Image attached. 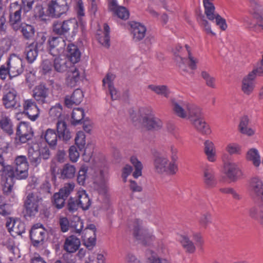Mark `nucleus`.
<instances>
[{
    "mask_svg": "<svg viewBox=\"0 0 263 263\" xmlns=\"http://www.w3.org/2000/svg\"><path fill=\"white\" fill-rule=\"evenodd\" d=\"M78 30V23L75 18L63 22L57 21L53 25V31L58 35H64L70 30L73 36L76 35Z\"/></svg>",
    "mask_w": 263,
    "mask_h": 263,
    "instance_id": "8",
    "label": "nucleus"
},
{
    "mask_svg": "<svg viewBox=\"0 0 263 263\" xmlns=\"http://www.w3.org/2000/svg\"><path fill=\"white\" fill-rule=\"evenodd\" d=\"M203 152L206 159L211 163L217 161L218 156L214 143L210 140H206L203 143Z\"/></svg>",
    "mask_w": 263,
    "mask_h": 263,
    "instance_id": "22",
    "label": "nucleus"
},
{
    "mask_svg": "<svg viewBox=\"0 0 263 263\" xmlns=\"http://www.w3.org/2000/svg\"><path fill=\"white\" fill-rule=\"evenodd\" d=\"M115 78V76L111 73H108L105 77L103 79V85L104 87H107L108 88H110L114 87L113 81Z\"/></svg>",
    "mask_w": 263,
    "mask_h": 263,
    "instance_id": "62",
    "label": "nucleus"
},
{
    "mask_svg": "<svg viewBox=\"0 0 263 263\" xmlns=\"http://www.w3.org/2000/svg\"><path fill=\"white\" fill-rule=\"evenodd\" d=\"M132 227L134 236L140 243L145 246L153 244L156 237L153 228L139 219H136L133 221Z\"/></svg>",
    "mask_w": 263,
    "mask_h": 263,
    "instance_id": "3",
    "label": "nucleus"
},
{
    "mask_svg": "<svg viewBox=\"0 0 263 263\" xmlns=\"http://www.w3.org/2000/svg\"><path fill=\"white\" fill-rule=\"evenodd\" d=\"M185 49L187 52L188 59H185L181 57V55L176 56V62L179 67L180 70L186 72V67L185 63L187 62L189 67L192 70H194L197 68V64L199 60L197 58L194 57L191 53L189 46L185 45Z\"/></svg>",
    "mask_w": 263,
    "mask_h": 263,
    "instance_id": "13",
    "label": "nucleus"
},
{
    "mask_svg": "<svg viewBox=\"0 0 263 263\" xmlns=\"http://www.w3.org/2000/svg\"><path fill=\"white\" fill-rule=\"evenodd\" d=\"M178 149L171 145L168 151L162 150L156 152L153 157V169L157 174L173 176L178 171Z\"/></svg>",
    "mask_w": 263,
    "mask_h": 263,
    "instance_id": "1",
    "label": "nucleus"
},
{
    "mask_svg": "<svg viewBox=\"0 0 263 263\" xmlns=\"http://www.w3.org/2000/svg\"><path fill=\"white\" fill-rule=\"evenodd\" d=\"M212 222L211 215L209 213L203 214L199 220L200 225L204 228H207L208 225Z\"/></svg>",
    "mask_w": 263,
    "mask_h": 263,
    "instance_id": "63",
    "label": "nucleus"
},
{
    "mask_svg": "<svg viewBox=\"0 0 263 263\" xmlns=\"http://www.w3.org/2000/svg\"><path fill=\"white\" fill-rule=\"evenodd\" d=\"M23 5V9L25 12H27L32 8V4L34 2L36 3L34 9V15L36 17L41 18L43 20L45 19L46 16H48L47 14V9L44 10L43 7L42 0H22Z\"/></svg>",
    "mask_w": 263,
    "mask_h": 263,
    "instance_id": "12",
    "label": "nucleus"
},
{
    "mask_svg": "<svg viewBox=\"0 0 263 263\" xmlns=\"http://www.w3.org/2000/svg\"><path fill=\"white\" fill-rule=\"evenodd\" d=\"M223 167L224 173L232 181H236L243 176L242 171L235 162H225Z\"/></svg>",
    "mask_w": 263,
    "mask_h": 263,
    "instance_id": "16",
    "label": "nucleus"
},
{
    "mask_svg": "<svg viewBox=\"0 0 263 263\" xmlns=\"http://www.w3.org/2000/svg\"><path fill=\"white\" fill-rule=\"evenodd\" d=\"M172 109L174 114L181 119H191L199 114V107L197 105L185 103L182 101H173Z\"/></svg>",
    "mask_w": 263,
    "mask_h": 263,
    "instance_id": "5",
    "label": "nucleus"
},
{
    "mask_svg": "<svg viewBox=\"0 0 263 263\" xmlns=\"http://www.w3.org/2000/svg\"><path fill=\"white\" fill-rule=\"evenodd\" d=\"M47 49L50 54L58 56L62 54L64 51L66 43L60 37H50L47 41Z\"/></svg>",
    "mask_w": 263,
    "mask_h": 263,
    "instance_id": "11",
    "label": "nucleus"
},
{
    "mask_svg": "<svg viewBox=\"0 0 263 263\" xmlns=\"http://www.w3.org/2000/svg\"><path fill=\"white\" fill-rule=\"evenodd\" d=\"M27 61L29 63H32L38 55L37 45L32 43L28 45L25 50Z\"/></svg>",
    "mask_w": 263,
    "mask_h": 263,
    "instance_id": "36",
    "label": "nucleus"
},
{
    "mask_svg": "<svg viewBox=\"0 0 263 263\" xmlns=\"http://www.w3.org/2000/svg\"><path fill=\"white\" fill-rule=\"evenodd\" d=\"M134 122L140 123L148 130H158L162 127V121L156 117L151 109L141 108L132 116Z\"/></svg>",
    "mask_w": 263,
    "mask_h": 263,
    "instance_id": "2",
    "label": "nucleus"
},
{
    "mask_svg": "<svg viewBox=\"0 0 263 263\" xmlns=\"http://www.w3.org/2000/svg\"><path fill=\"white\" fill-rule=\"evenodd\" d=\"M80 80V73L79 71L76 68H73L67 73L66 79V83L70 87H74Z\"/></svg>",
    "mask_w": 263,
    "mask_h": 263,
    "instance_id": "41",
    "label": "nucleus"
},
{
    "mask_svg": "<svg viewBox=\"0 0 263 263\" xmlns=\"http://www.w3.org/2000/svg\"><path fill=\"white\" fill-rule=\"evenodd\" d=\"M77 202L80 206L84 210H88L91 202L86 191L83 189L79 190L77 192Z\"/></svg>",
    "mask_w": 263,
    "mask_h": 263,
    "instance_id": "35",
    "label": "nucleus"
},
{
    "mask_svg": "<svg viewBox=\"0 0 263 263\" xmlns=\"http://www.w3.org/2000/svg\"><path fill=\"white\" fill-rule=\"evenodd\" d=\"M0 127L9 135L13 132L12 122L9 117L5 115L0 117Z\"/></svg>",
    "mask_w": 263,
    "mask_h": 263,
    "instance_id": "43",
    "label": "nucleus"
},
{
    "mask_svg": "<svg viewBox=\"0 0 263 263\" xmlns=\"http://www.w3.org/2000/svg\"><path fill=\"white\" fill-rule=\"evenodd\" d=\"M66 198L63 196L60 193H56L53 197V203L56 208L61 209L65 204V200Z\"/></svg>",
    "mask_w": 263,
    "mask_h": 263,
    "instance_id": "54",
    "label": "nucleus"
},
{
    "mask_svg": "<svg viewBox=\"0 0 263 263\" xmlns=\"http://www.w3.org/2000/svg\"><path fill=\"white\" fill-rule=\"evenodd\" d=\"M167 253V250L164 243L162 241H158L154 245L153 249L147 252L149 263H171L168 260L159 256Z\"/></svg>",
    "mask_w": 263,
    "mask_h": 263,
    "instance_id": "9",
    "label": "nucleus"
},
{
    "mask_svg": "<svg viewBox=\"0 0 263 263\" xmlns=\"http://www.w3.org/2000/svg\"><path fill=\"white\" fill-rule=\"evenodd\" d=\"M28 158L31 163L36 166L41 162V150L39 146L30 147L28 148Z\"/></svg>",
    "mask_w": 263,
    "mask_h": 263,
    "instance_id": "38",
    "label": "nucleus"
},
{
    "mask_svg": "<svg viewBox=\"0 0 263 263\" xmlns=\"http://www.w3.org/2000/svg\"><path fill=\"white\" fill-rule=\"evenodd\" d=\"M130 31L135 41L143 39L146 33V27L140 23L132 22L130 23Z\"/></svg>",
    "mask_w": 263,
    "mask_h": 263,
    "instance_id": "30",
    "label": "nucleus"
},
{
    "mask_svg": "<svg viewBox=\"0 0 263 263\" xmlns=\"http://www.w3.org/2000/svg\"><path fill=\"white\" fill-rule=\"evenodd\" d=\"M245 158L256 168H258L261 164V156L259 151L256 148H249L246 153Z\"/></svg>",
    "mask_w": 263,
    "mask_h": 263,
    "instance_id": "29",
    "label": "nucleus"
},
{
    "mask_svg": "<svg viewBox=\"0 0 263 263\" xmlns=\"http://www.w3.org/2000/svg\"><path fill=\"white\" fill-rule=\"evenodd\" d=\"M83 98V91L79 89H76L71 97H66L65 99V103L67 107H71L73 104H80Z\"/></svg>",
    "mask_w": 263,
    "mask_h": 263,
    "instance_id": "34",
    "label": "nucleus"
},
{
    "mask_svg": "<svg viewBox=\"0 0 263 263\" xmlns=\"http://www.w3.org/2000/svg\"><path fill=\"white\" fill-rule=\"evenodd\" d=\"M22 32L25 38L29 39L34 35V30L32 26L26 25L22 27Z\"/></svg>",
    "mask_w": 263,
    "mask_h": 263,
    "instance_id": "61",
    "label": "nucleus"
},
{
    "mask_svg": "<svg viewBox=\"0 0 263 263\" xmlns=\"http://www.w3.org/2000/svg\"><path fill=\"white\" fill-rule=\"evenodd\" d=\"M62 107L60 104H57L52 107L49 110V116L53 120H63L62 116Z\"/></svg>",
    "mask_w": 263,
    "mask_h": 263,
    "instance_id": "48",
    "label": "nucleus"
},
{
    "mask_svg": "<svg viewBox=\"0 0 263 263\" xmlns=\"http://www.w3.org/2000/svg\"><path fill=\"white\" fill-rule=\"evenodd\" d=\"M46 235V230L40 223L34 225L30 232L31 240L35 246H38L43 243Z\"/></svg>",
    "mask_w": 263,
    "mask_h": 263,
    "instance_id": "19",
    "label": "nucleus"
},
{
    "mask_svg": "<svg viewBox=\"0 0 263 263\" xmlns=\"http://www.w3.org/2000/svg\"><path fill=\"white\" fill-rule=\"evenodd\" d=\"M83 222L79 217H75L71 222V227L74 229V232L80 233L83 228Z\"/></svg>",
    "mask_w": 263,
    "mask_h": 263,
    "instance_id": "58",
    "label": "nucleus"
},
{
    "mask_svg": "<svg viewBox=\"0 0 263 263\" xmlns=\"http://www.w3.org/2000/svg\"><path fill=\"white\" fill-rule=\"evenodd\" d=\"M74 184L73 183H69L65 184L64 186L60 190L59 193L61 194L63 196L67 198L70 193L73 190Z\"/></svg>",
    "mask_w": 263,
    "mask_h": 263,
    "instance_id": "60",
    "label": "nucleus"
},
{
    "mask_svg": "<svg viewBox=\"0 0 263 263\" xmlns=\"http://www.w3.org/2000/svg\"><path fill=\"white\" fill-rule=\"evenodd\" d=\"M225 149L230 155H239L242 152L241 146L236 142L228 143L226 146Z\"/></svg>",
    "mask_w": 263,
    "mask_h": 263,
    "instance_id": "47",
    "label": "nucleus"
},
{
    "mask_svg": "<svg viewBox=\"0 0 263 263\" xmlns=\"http://www.w3.org/2000/svg\"><path fill=\"white\" fill-rule=\"evenodd\" d=\"M251 190L256 196H262L263 200V183L260 179L255 177L251 180Z\"/></svg>",
    "mask_w": 263,
    "mask_h": 263,
    "instance_id": "42",
    "label": "nucleus"
},
{
    "mask_svg": "<svg viewBox=\"0 0 263 263\" xmlns=\"http://www.w3.org/2000/svg\"><path fill=\"white\" fill-rule=\"evenodd\" d=\"M23 71L22 59L17 55L12 54L7 62V67L1 66L0 68V76L2 79H5L7 73L11 77H15L20 75Z\"/></svg>",
    "mask_w": 263,
    "mask_h": 263,
    "instance_id": "4",
    "label": "nucleus"
},
{
    "mask_svg": "<svg viewBox=\"0 0 263 263\" xmlns=\"http://www.w3.org/2000/svg\"><path fill=\"white\" fill-rule=\"evenodd\" d=\"M255 88V79L251 74H247L243 77L241 81L240 89L245 96H251L253 93Z\"/></svg>",
    "mask_w": 263,
    "mask_h": 263,
    "instance_id": "24",
    "label": "nucleus"
},
{
    "mask_svg": "<svg viewBox=\"0 0 263 263\" xmlns=\"http://www.w3.org/2000/svg\"><path fill=\"white\" fill-rule=\"evenodd\" d=\"M114 14L118 16V17L123 20L127 19L129 16L128 10L123 6H120L118 8V9L117 10Z\"/></svg>",
    "mask_w": 263,
    "mask_h": 263,
    "instance_id": "64",
    "label": "nucleus"
},
{
    "mask_svg": "<svg viewBox=\"0 0 263 263\" xmlns=\"http://www.w3.org/2000/svg\"><path fill=\"white\" fill-rule=\"evenodd\" d=\"M16 97L17 92L14 88H11L6 91L2 99L5 107L7 109L20 107V105H17Z\"/></svg>",
    "mask_w": 263,
    "mask_h": 263,
    "instance_id": "27",
    "label": "nucleus"
},
{
    "mask_svg": "<svg viewBox=\"0 0 263 263\" xmlns=\"http://www.w3.org/2000/svg\"><path fill=\"white\" fill-rule=\"evenodd\" d=\"M90 232V234H86L84 233V235L83 237L85 246L88 249H91L96 245V234H94L93 231Z\"/></svg>",
    "mask_w": 263,
    "mask_h": 263,
    "instance_id": "52",
    "label": "nucleus"
},
{
    "mask_svg": "<svg viewBox=\"0 0 263 263\" xmlns=\"http://www.w3.org/2000/svg\"><path fill=\"white\" fill-rule=\"evenodd\" d=\"M203 182L206 187L212 189L215 187L217 182L214 170L209 166L205 167L202 171Z\"/></svg>",
    "mask_w": 263,
    "mask_h": 263,
    "instance_id": "25",
    "label": "nucleus"
},
{
    "mask_svg": "<svg viewBox=\"0 0 263 263\" xmlns=\"http://www.w3.org/2000/svg\"><path fill=\"white\" fill-rule=\"evenodd\" d=\"M32 97L39 104L47 103L49 90L44 85H38L34 88Z\"/></svg>",
    "mask_w": 263,
    "mask_h": 263,
    "instance_id": "23",
    "label": "nucleus"
},
{
    "mask_svg": "<svg viewBox=\"0 0 263 263\" xmlns=\"http://www.w3.org/2000/svg\"><path fill=\"white\" fill-rule=\"evenodd\" d=\"M76 172V167L71 164H65L61 172L62 177L66 178H72L74 177Z\"/></svg>",
    "mask_w": 263,
    "mask_h": 263,
    "instance_id": "51",
    "label": "nucleus"
},
{
    "mask_svg": "<svg viewBox=\"0 0 263 263\" xmlns=\"http://www.w3.org/2000/svg\"><path fill=\"white\" fill-rule=\"evenodd\" d=\"M130 160L135 169L133 175L134 178H137L142 175V164L136 156L131 157Z\"/></svg>",
    "mask_w": 263,
    "mask_h": 263,
    "instance_id": "49",
    "label": "nucleus"
},
{
    "mask_svg": "<svg viewBox=\"0 0 263 263\" xmlns=\"http://www.w3.org/2000/svg\"><path fill=\"white\" fill-rule=\"evenodd\" d=\"M148 88L157 95L168 98L171 92L170 89L166 85H149Z\"/></svg>",
    "mask_w": 263,
    "mask_h": 263,
    "instance_id": "44",
    "label": "nucleus"
},
{
    "mask_svg": "<svg viewBox=\"0 0 263 263\" xmlns=\"http://www.w3.org/2000/svg\"><path fill=\"white\" fill-rule=\"evenodd\" d=\"M11 207L3 202V199L0 198V214L3 216H7L11 214Z\"/></svg>",
    "mask_w": 263,
    "mask_h": 263,
    "instance_id": "59",
    "label": "nucleus"
},
{
    "mask_svg": "<svg viewBox=\"0 0 263 263\" xmlns=\"http://www.w3.org/2000/svg\"><path fill=\"white\" fill-rule=\"evenodd\" d=\"M70 64L67 59L61 54L58 55L53 60V68L60 73L67 71Z\"/></svg>",
    "mask_w": 263,
    "mask_h": 263,
    "instance_id": "32",
    "label": "nucleus"
},
{
    "mask_svg": "<svg viewBox=\"0 0 263 263\" xmlns=\"http://www.w3.org/2000/svg\"><path fill=\"white\" fill-rule=\"evenodd\" d=\"M74 142L76 146L78 147L79 151H82L86 145V136L82 131H79L76 133L74 138Z\"/></svg>",
    "mask_w": 263,
    "mask_h": 263,
    "instance_id": "50",
    "label": "nucleus"
},
{
    "mask_svg": "<svg viewBox=\"0 0 263 263\" xmlns=\"http://www.w3.org/2000/svg\"><path fill=\"white\" fill-rule=\"evenodd\" d=\"M97 37L99 42L105 47L109 45V36L107 33L103 34L101 31H99L97 34Z\"/></svg>",
    "mask_w": 263,
    "mask_h": 263,
    "instance_id": "57",
    "label": "nucleus"
},
{
    "mask_svg": "<svg viewBox=\"0 0 263 263\" xmlns=\"http://www.w3.org/2000/svg\"><path fill=\"white\" fill-rule=\"evenodd\" d=\"M177 240L187 253L192 254L195 252L196 247L187 236L180 235L178 237Z\"/></svg>",
    "mask_w": 263,
    "mask_h": 263,
    "instance_id": "37",
    "label": "nucleus"
},
{
    "mask_svg": "<svg viewBox=\"0 0 263 263\" xmlns=\"http://www.w3.org/2000/svg\"><path fill=\"white\" fill-rule=\"evenodd\" d=\"M46 142L50 146H54L57 143V134L53 129H47L43 135Z\"/></svg>",
    "mask_w": 263,
    "mask_h": 263,
    "instance_id": "45",
    "label": "nucleus"
},
{
    "mask_svg": "<svg viewBox=\"0 0 263 263\" xmlns=\"http://www.w3.org/2000/svg\"><path fill=\"white\" fill-rule=\"evenodd\" d=\"M71 0H51L48 5L47 14L52 18L60 17L66 13Z\"/></svg>",
    "mask_w": 263,
    "mask_h": 263,
    "instance_id": "7",
    "label": "nucleus"
},
{
    "mask_svg": "<svg viewBox=\"0 0 263 263\" xmlns=\"http://www.w3.org/2000/svg\"><path fill=\"white\" fill-rule=\"evenodd\" d=\"M203 5L205 13L208 18L211 21L214 20L217 13L215 12V8L213 4L208 0H203Z\"/></svg>",
    "mask_w": 263,
    "mask_h": 263,
    "instance_id": "46",
    "label": "nucleus"
},
{
    "mask_svg": "<svg viewBox=\"0 0 263 263\" xmlns=\"http://www.w3.org/2000/svg\"><path fill=\"white\" fill-rule=\"evenodd\" d=\"M250 123V119L249 117L247 116L242 117L240 120L238 129L242 134L251 137L255 134L256 130L255 128L249 126Z\"/></svg>",
    "mask_w": 263,
    "mask_h": 263,
    "instance_id": "31",
    "label": "nucleus"
},
{
    "mask_svg": "<svg viewBox=\"0 0 263 263\" xmlns=\"http://www.w3.org/2000/svg\"><path fill=\"white\" fill-rule=\"evenodd\" d=\"M71 62L72 63H78L81 57V53L78 47L73 44H69L67 47V54Z\"/></svg>",
    "mask_w": 263,
    "mask_h": 263,
    "instance_id": "40",
    "label": "nucleus"
},
{
    "mask_svg": "<svg viewBox=\"0 0 263 263\" xmlns=\"http://www.w3.org/2000/svg\"><path fill=\"white\" fill-rule=\"evenodd\" d=\"M16 134L22 143H26L32 138L33 133L29 123L22 122L17 126Z\"/></svg>",
    "mask_w": 263,
    "mask_h": 263,
    "instance_id": "20",
    "label": "nucleus"
},
{
    "mask_svg": "<svg viewBox=\"0 0 263 263\" xmlns=\"http://www.w3.org/2000/svg\"><path fill=\"white\" fill-rule=\"evenodd\" d=\"M190 120L194 128L201 134L209 135L211 134V128L202 117L201 109L200 107L198 116L193 117Z\"/></svg>",
    "mask_w": 263,
    "mask_h": 263,
    "instance_id": "15",
    "label": "nucleus"
},
{
    "mask_svg": "<svg viewBox=\"0 0 263 263\" xmlns=\"http://www.w3.org/2000/svg\"><path fill=\"white\" fill-rule=\"evenodd\" d=\"M6 227L12 235H21L25 232V225L20 220L9 218L7 220Z\"/></svg>",
    "mask_w": 263,
    "mask_h": 263,
    "instance_id": "26",
    "label": "nucleus"
},
{
    "mask_svg": "<svg viewBox=\"0 0 263 263\" xmlns=\"http://www.w3.org/2000/svg\"><path fill=\"white\" fill-rule=\"evenodd\" d=\"M80 245V239L75 236L71 235L65 239L63 248L66 252L73 253L79 250Z\"/></svg>",
    "mask_w": 263,
    "mask_h": 263,
    "instance_id": "28",
    "label": "nucleus"
},
{
    "mask_svg": "<svg viewBox=\"0 0 263 263\" xmlns=\"http://www.w3.org/2000/svg\"><path fill=\"white\" fill-rule=\"evenodd\" d=\"M77 147L75 145H72L68 150L69 158L72 162H77L80 157V153Z\"/></svg>",
    "mask_w": 263,
    "mask_h": 263,
    "instance_id": "56",
    "label": "nucleus"
},
{
    "mask_svg": "<svg viewBox=\"0 0 263 263\" xmlns=\"http://www.w3.org/2000/svg\"><path fill=\"white\" fill-rule=\"evenodd\" d=\"M84 116V110L81 108H74L72 113V121L71 123L73 125H77L79 124L80 121L83 119Z\"/></svg>",
    "mask_w": 263,
    "mask_h": 263,
    "instance_id": "53",
    "label": "nucleus"
},
{
    "mask_svg": "<svg viewBox=\"0 0 263 263\" xmlns=\"http://www.w3.org/2000/svg\"><path fill=\"white\" fill-rule=\"evenodd\" d=\"M201 77L204 80L206 85L211 88L216 87L215 79L211 76L208 72L203 71L201 72Z\"/></svg>",
    "mask_w": 263,
    "mask_h": 263,
    "instance_id": "55",
    "label": "nucleus"
},
{
    "mask_svg": "<svg viewBox=\"0 0 263 263\" xmlns=\"http://www.w3.org/2000/svg\"><path fill=\"white\" fill-rule=\"evenodd\" d=\"M57 130L58 136L63 140L67 141L71 138V133L63 120H59L57 123Z\"/></svg>",
    "mask_w": 263,
    "mask_h": 263,
    "instance_id": "33",
    "label": "nucleus"
},
{
    "mask_svg": "<svg viewBox=\"0 0 263 263\" xmlns=\"http://www.w3.org/2000/svg\"><path fill=\"white\" fill-rule=\"evenodd\" d=\"M94 178L93 186L100 196L107 198L109 196V186L108 177L102 170L95 171L91 170L89 173Z\"/></svg>",
    "mask_w": 263,
    "mask_h": 263,
    "instance_id": "6",
    "label": "nucleus"
},
{
    "mask_svg": "<svg viewBox=\"0 0 263 263\" xmlns=\"http://www.w3.org/2000/svg\"><path fill=\"white\" fill-rule=\"evenodd\" d=\"M22 8L17 2L12 3L10 6L9 23L13 28L17 30L21 25Z\"/></svg>",
    "mask_w": 263,
    "mask_h": 263,
    "instance_id": "17",
    "label": "nucleus"
},
{
    "mask_svg": "<svg viewBox=\"0 0 263 263\" xmlns=\"http://www.w3.org/2000/svg\"><path fill=\"white\" fill-rule=\"evenodd\" d=\"M23 113L32 121H35L40 115V109L32 99H25L23 103Z\"/></svg>",
    "mask_w": 263,
    "mask_h": 263,
    "instance_id": "18",
    "label": "nucleus"
},
{
    "mask_svg": "<svg viewBox=\"0 0 263 263\" xmlns=\"http://www.w3.org/2000/svg\"><path fill=\"white\" fill-rule=\"evenodd\" d=\"M40 199L32 193L28 194L25 201L26 212L30 216L34 215L38 212Z\"/></svg>",
    "mask_w": 263,
    "mask_h": 263,
    "instance_id": "21",
    "label": "nucleus"
},
{
    "mask_svg": "<svg viewBox=\"0 0 263 263\" xmlns=\"http://www.w3.org/2000/svg\"><path fill=\"white\" fill-rule=\"evenodd\" d=\"M29 164L26 156H18L15 159V178L24 179L28 175Z\"/></svg>",
    "mask_w": 263,
    "mask_h": 263,
    "instance_id": "14",
    "label": "nucleus"
},
{
    "mask_svg": "<svg viewBox=\"0 0 263 263\" xmlns=\"http://www.w3.org/2000/svg\"><path fill=\"white\" fill-rule=\"evenodd\" d=\"M2 181L3 183V191L7 195L11 194L13 186V178H15V171L9 165H5L3 158Z\"/></svg>",
    "mask_w": 263,
    "mask_h": 263,
    "instance_id": "10",
    "label": "nucleus"
},
{
    "mask_svg": "<svg viewBox=\"0 0 263 263\" xmlns=\"http://www.w3.org/2000/svg\"><path fill=\"white\" fill-rule=\"evenodd\" d=\"M91 170H93L95 171H99L98 170H96L91 168L89 171L88 173H87L88 169L86 166H82L81 167L78 172L77 177V181L79 184L84 185L86 182V181L89 179V176H91V178L94 180V178L92 177V174L89 173Z\"/></svg>",
    "mask_w": 263,
    "mask_h": 263,
    "instance_id": "39",
    "label": "nucleus"
}]
</instances>
